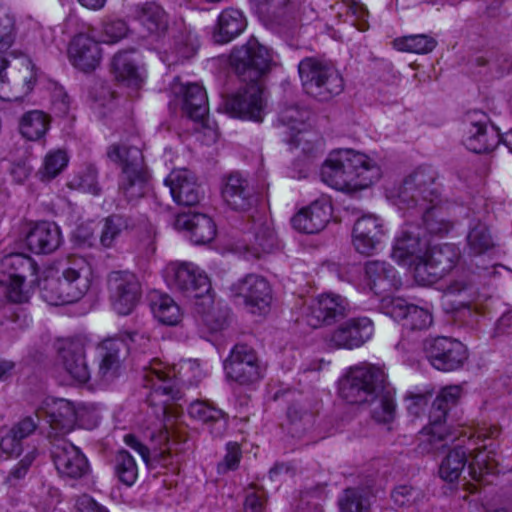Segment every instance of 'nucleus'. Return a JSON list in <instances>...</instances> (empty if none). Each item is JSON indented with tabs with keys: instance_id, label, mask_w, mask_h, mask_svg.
Segmentation results:
<instances>
[{
	"instance_id": "nucleus-1",
	"label": "nucleus",
	"mask_w": 512,
	"mask_h": 512,
	"mask_svg": "<svg viewBox=\"0 0 512 512\" xmlns=\"http://www.w3.org/2000/svg\"><path fill=\"white\" fill-rule=\"evenodd\" d=\"M437 173L431 166H419L408 174L399 186L387 189V199L399 210L419 217L425 226L422 228L410 223L405 224L395 239L392 258L400 265L416 268L423 258L429 241L425 231L430 234L447 233L451 224L444 219L441 191L436 183Z\"/></svg>"
},
{
	"instance_id": "nucleus-2",
	"label": "nucleus",
	"mask_w": 512,
	"mask_h": 512,
	"mask_svg": "<svg viewBox=\"0 0 512 512\" xmlns=\"http://www.w3.org/2000/svg\"><path fill=\"white\" fill-rule=\"evenodd\" d=\"M499 433L500 430L496 425H482L473 430H453L451 438H447V442H437L439 448L435 449H429L428 441H424L425 438L420 435L419 448L422 452L429 453L453 444L440 464V477L445 481L453 482L459 478L468 463L471 478L477 482L488 483L485 477L497 474L499 470L495 460L490 456L491 452L486 451V446L480 445V442L495 438Z\"/></svg>"
},
{
	"instance_id": "nucleus-3",
	"label": "nucleus",
	"mask_w": 512,
	"mask_h": 512,
	"mask_svg": "<svg viewBox=\"0 0 512 512\" xmlns=\"http://www.w3.org/2000/svg\"><path fill=\"white\" fill-rule=\"evenodd\" d=\"M230 61L246 84L225 99V111L232 117L261 122L265 101L260 78L271 62L268 49L252 38L233 50Z\"/></svg>"
},
{
	"instance_id": "nucleus-4",
	"label": "nucleus",
	"mask_w": 512,
	"mask_h": 512,
	"mask_svg": "<svg viewBox=\"0 0 512 512\" xmlns=\"http://www.w3.org/2000/svg\"><path fill=\"white\" fill-rule=\"evenodd\" d=\"M204 377L205 372L201 369L198 360H186L176 371L175 366H169L155 358L143 369V385L150 390L147 402L154 408L158 418L164 417L168 413L171 402L180 398L176 379L198 384Z\"/></svg>"
},
{
	"instance_id": "nucleus-5",
	"label": "nucleus",
	"mask_w": 512,
	"mask_h": 512,
	"mask_svg": "<svg viewBox=\"0 0 512 512\" xmlns=\"http://www.w3.org/2000/svg\"><path fill=\"white\" fill-rule=\"evenodd\" d=\"M395 394L383 367L367 363L354 367V405L375 403L371 416L376 422L390 424L394 421Z\"/></svg>"
},
{
	"instance_id": "nucleus-6",
	"label": "nucleus",
	"mask_w": 512,
	"mask_h": 512,
	"mask_svg": "<svg viewBox=\"0 0 512 512\" xmlns=\"http://www.w3.org/2000/svg\"><path fill=\"white\" fill-rule=\"evenodd\" d=\"M108 159L121 169L119 191L128 201L143 197L149 190V173L142 151L126 143H113L107 148Z\"/></svg>"
},
{
	"instance_id": "nucleus-7",
	"label": "nucleus",
	"mask_w": 512,
	"mask_h": 512,
	"mask_svg": "<svg viewBox=\"0 0 512 512\" xmlns=\"http://www.w3.org/2000/svg\"><path fill=\"white\" fill-rule=\"evenodd\" d=\"M92 279L89 263L83 257H72L62 272V278L45 281L42 298L55 306L76 302L90 289Z\"/></svg>"
},
{
	"instance_id": "nucleus-8",
	"label": "nucleus",
	"mask_w": 512,
	"mask_h": 512,
	"mask_svg": "<svg viewBox=\"0 0 512 512\" xmlns=\"http://www.w3.org/2000/svg\"><path fill=\"white\" fill-rule=\"evenodd\" d=\"M36 282L37 265L31 257L14 253L1 259L0 286L11 302H27Z\"/></svg>"
},
{
	"instance_id": "nucleus-9",
	"label": "nucleus",
	"mask_w": 512,
	"mask_h": 512,
	"mask_svg": "<svg viewBox=\"0 0 512 512\" xmlns=\"http://www.w3.org/2000/svg\"><path fill=\"white\" fill-rule=\"evenodd\" d=\"M299 76L305 92L321 101L330 99L343 90V79L332 63L307 57L298 65Z\"/></svg>"
},
{
	"instance_id": "nucleus-10",
	"label": "nucleus",
	"mask_w": 512,
	"mask_h": 512,
	"mask_svg": "<svg viewBox=\"0 0 512 512\" xmlns=\"http://www.w3.org/2000/svg\"><path fill=\"white\" fill-rule=\"evenodd\" d=\"M167 285L188 298L201 299V305L212 304L210 281L198 266L188 261H171L163 269Z\"/></svg>"
},
{
	"instance_id": "nucleus-11",
	"label": "nucleus",
	"mask_w": 512,
	"mask_h": 512,
	"mask_svg": "<svg viewBox=\"0 0 512 512\" xmlns=\"http://www.w3.org/2000/svg\"><path fill=\"white\" fill-rule=\"evenodd\" d=\"M37 82V71L28 57L10 63L0 58V99L19 101L29 95Z\"/></svg>"
},
{
	"instance_id": "nucleus-12",
	"label": "nucleus",
	"mask_w": 512,
	"mask_h": 512,
	"mask_svg": "<svg viewBox=\"0 0 512 512\" xmlns=\"http://www.w3.org/2000/svg\"><path fill=\"white\" fill-rule=\"evenodd\" d=\"M462 394L461 385H449L443 387L434 399L429 413V424L420 432L425 438L424 441H428L429 449L439 448L437 442H447V438H451L453 431L445 426V421L449 410L458 404Z\"/></svg>"
},
{
	"instance_id": "nucleus-13",
	"label": "nucleus",
	"mask_w": 512,
	"mask_h": 512,
	"mask_svg": "<svg viewBox=\"0 0 512 512\" xmlns=\"http://www.w3.org/2000/svg\"><path fill=\"white\" fill-rule=\"evenodd\" d=\"M460 250L454 244H441L426 249L417 262L414 277L421 285H429L448 274L458 263Z\"/></svg>"
},
{
	"instance_id": "nucleus-14",
	"label": "nucleus",
	"mask_w": 512,
	"mask_h": 512,
	"mask_svg": "<svg viewBox=\"0 0 512 512\" xmlns=\"http://www.w3.org/2000/svg\"><path fill=\"white\" fill-rule=\"evenodd\" d=\"M499 130L490 123L489 116L482 111H470L463 122L462 141L474 153H486L501 142Z\"/></svg>"
},
{
	"instance_id": "nucleus-15",
	"label": "nucleus",
	"mask_w": 512,
	"mask_h": 512,
	"mask_svg": "<svg viewBox=\"0 0 512 512\" xmlns=\"http://www.w3.org/2000/svg\"><path fill=\"white\" fill-rule=\"evenodd\" d=\"M423 351L431 366L442 372L456 371L468 359L467 349L460 341L444 336L426 339Z\"/></svg>"
},
{
	"instance_id": "nucleus-16",
	"label": "nucleus",
	"mask_w": 512,
	"mask_h": 512,
	"mask_svg": "<svg viewBox=\"0 0 512 512\" xmlns=\"http://www.w3.org/2000/svg\"><path fill=\"white\" fill-rule=\"evenodd\" d=\"M60 375L68 384H85L91 379L85 343L81 339L62 342L57 359Z\"/></svg>"
},
{
	"instance_id": "nucleus-17",
	"label": "nucleus",
	"mask_w": 512,
	"mask_h": 512,
	"mask_svg": "<svg viewBox=\"0 0 512 512\" xmlns=\"http://www.w3.org/2000/svg\"><path fill=\"white\" fill-rule=\"evenodd\" d=\"M231 296L241 301L251 313H265L272 302V289L269 282L257 274H248L233 283Z\"/></svg>"
},
{
	"instance_id": "nucleus-18",
	"label": "nucleus",
	"mask_w": 512,
	"mask_h": 512,
	"mask_svg": "<svg viewBox=\"0 0 512 512\" xmlns=\"http://www.w3.org/2000/svg\"><path fill=\"white\" fill-rule=\"evenodd\" d=\"M107 286L113 309L119 315L130 314L141 296V285L136 275L129 271H112L108 275Z\"/></svg>"
},
{
	"instance_id": "nucleus-19",
	"label": "nucleus",
	"mask_w": 512,
	"mask_h": 512,
	"mask_svg": "<svg viewBox=\"0 0 512 512\" xmlns=\"http://www.w3.org/2000/svg\"><path fill=\"white\" fill-rule=\"evenodd\" d=\"M95 29L90 27L87 32L74 35L67 47V56L71 65L83 72L91 73L101 64L103 49L94 36Z\"/></svg>"
},
{
	"instance_id": "nucleus-20",
	"label": "nucleus",
	"mask_w": 512,
	"mask_h": 512,
	"mask_svg": "<svg viewBox=\"0 0 512 512\" xmlns=\"http://www.w3.org/2000/svg\"><path fill=\"white\" fill-rule=\"evenodd\" d=\"M226 376L241 384L250 385L263 377L256 352L244 344L236 345L224 363Z\"/></svg>"
},
{
	"instance_id": "nucleus-21",
	"label": "nucleus",
	"mask_w": 512,
	"mask_h": 512,
	"mask_svg": "<svg viewBox=\"0 0 512 512\" xmlns=\"http://www.w3.org/2000/svg\"><path fill=\"white\" fill-rule=\"evenodd\" d=\"M349 311L347 299L340 295L322 294L306 314V323L312 328L337 324L348 318Z\"/></svg>"
},
{
	"instance_id": "nucleus-22",
	"label": "nucleus",
	"mask_w": 512,
	"mask_h": 512,
	"mask_svg": "<svg viewBox=\"0 0 512 512\" xmlns=\"http://www.w3.org/2000/svg\"><path fill=\"white\" fill-rule=\"evenodd\" d=\"M352 150L336 149L330 152L321 168L322 180L332 188L350 193Z\"/></svg>"
},
{
	"instance_id": "nucleus-23",
	"label": "nucleus",
	"mask_w": 512,
	"mask_h": 512,
	"mask_svg": "<svg viewBox=\"0 0 512 512\" xmlns=\"http://www.w3.org/2000/svg\"><path fill=\"white\" fill-rule=\"evenodd\" d=\"M310 112L298 106L284 108L279 114V123L286 128L287 142L295 148L300 147L304 153L313 150L312 133L307 130L306 121Z\"/></svg>"
},
{
	"instance_id": "nucleus-24",
	"label": "nucleus",
	"mask_w": 512,
	"mask_h": 512,
	"mask_svg": "<svg viewBox=\"0 0 512 512\" xmlns=\"http://www.w3.org/2000/svg\"><path fill=\"white\" fill-rule=\"evenodd\" d=\"M52 459L58 474L63 478L79 479L89 472V463L81 450L72 443L54 444Z\"/></svg>"
},
{
	"instance_id": "nucleus-25",
	"label": "nucleus",
	"mask_w": 512,
	"mask_h": 512,
	"mask_svg": "<svg viewBox=\"0 0 512 512\" xmlns=\"http://www.w3.org/2000/svg\"><path fill=\"white\" fill-rule=\"evenodd\" d=\"M125 350L126 344L119 339L110 338L99 344V365L95 374L96 381L107 384L119 376Z\"/></svg>"
},
{
	"instance_id": "nucleus-26",
	"label": "nucleus",
	"mask_w": 512,
	"mask_h": 512,
	"mask_svg": "<svg viewBox=\"0 0 512 512\" xmlns=\"http://www.w3.org/2000/svg\"><path fill=\"white\" fill-rule=\"evenodd\" d=\"M364 281L375 295L384 296L401 285L396 269L385 261H368L364 267Z\"/></svg>"
},
{
	"instance_id": "nucleus-27",
	"label": "nucleus",
	"mask_w": 512,
	"mask_h": 512,
	"mask_svg": "<svg viewBox=\"0 0 512 512\" xmlns=\"http://www.w3.org/2000/svg\"><path fill=\"white\" fill-rule=\"evenodd\" d=\"M25 242L35 254H49L59 248L62 242L60 228L53 222L39 221L29 223Z\"/></svg>"
},
{
	"instance_id": "nucleus-28",
	"label": "nucleus",
	"mask_w": 512,
	"mask_h": 512,
	"mask_svg": "<svg viewBox=\"0 0 512 512\" xmlns=\"http://www.w3.org/2000/svg\"><path fill=\"white\" fill-rule=\"evenodd\" d=\"M135 18L147 36L162 43L169 30V18L165 10L155 2H146L135 7Z\"/></svg>"
},
{
	"instance_id": "nucleus-29",
	"label": "nucleus",
	"mask_w": 512,
	"mask_h": 512,
	"mask_svg": "<svg viewBox=\"0 0 512 512\" xmlns=\"http://www.w3.org/2000/svg\"><path fill=\"white\" fill-rule=\"evenodd\" d=\"M391 316L402 322L405 329L421 331L428 329L433 317L429 309L408 303L403 298H394L389 305Z\"/></svg>"
},
{
	"instance_id": "nucleus-30",
	"label": "nucleus",
	"mask_w": 512,
	"mask_h": 512,
	"mask_svg": "<svg viewBox=\"0 0 512 512\" xmlns=\"http://www.w3.org/2000/svg\"><path fill=\"white\" fill-rule=\"evenodd\" d=\"M331 206L325 201H314L296 213L291 223L301 233L314 234L322 231L331 217Z\"/></svg>"
},
{
	"instance_id": "nucleus-31",
	"label": "nucleus",
	"mask_w": 512,
	"mask_h": 512,
	"mask_svg": "<svg viewBox=\"0 0 512 512\" xmlns=\"http://www.w3.org/2000/svg\"><path fill=\"white\" fill-rule=\"evenodd\" d=\"M173 200L183 206H193L200 201V191L194 175L186 169L173 170L165 179Z\"/></svg>"
},
{
	"instance_id": "nucleus-32",
	"label": "nucleus",
	"mask_w": 512,
	"mask_h": 512,
	"mask_svg": "<svg viewBox=\"0 0 512 512\" xmlns=\"http://www.w3.org/2000/svg\"><path fill=\"white\" fill-rule=\"evenodd\" d=\"M183 110L190 119L202 125V129L204 132L207 131L211 141L215 142L217 140V130L204 123L208 114V99L202 86L196 83L186 86Z\"/></svg>"
},
{
	"instance_id": "nucleus-33",
	"label": "nucleus",
	"mask_w": 512,
	"mask_h": 512,
	"mask_svg": "<svg viewBox=\"0 0 512 512\" xmlns=\"http://www.w3.org/2000/svg\"><path fill=\"white\" fill-rule=\"evenodd\" d=\"M47 418L54 430H69L76 420L73 404L66 399L45 398L37 408V418Z\"/></svg>"
},
{
	"instance_id": "nucleus-34",
	"label": "nucleus",
	"mask_w": 512,
	"mask_h": 512,
	"mask_svg": "<svg viewBox=\"0 0 512 512\" xmlns=\"http://www.w3.org/2000/svg\"><path fill=\"white\" fill-rule=\"evenodd\" d=\"M247 21L239 9L228 7L221 11L213 30V40L225 44L239 36L246 28Z\"/></svg>"
},
{
	"instance_id": "nucleus-35",
	"label": "nucleus",
	"mask_w": 512,
	"mask_h": 512,
	"mask_svg": "<svg viewBox=\"0 0 512 512\" xmlns=\"http://www.w3.org/2000/svg\"><path fill=\"white\" fill-rule=\"evenodd\" d=\"M134 50L118 51L112 58L111 71L120 82L128 86H139L145 78V71L133 56Z\"/></svg>"
},
{
	"instance_id": "nucleus-36",
	"label": "nucleus",
	"mask_w": 512,
	"mask_h": 512,
	"mask_svg": "<svg viewBox=\"0 0 512 512\" xmlns=\"http://www.w3.org/2000/svg\"><path fill=\"white\" fill-rule=\"evenodd\" d=\"M175 226L190 232L191 240L195 244H206L216 235V226L213 220L205 214H182L176 218Z\"/></svg>"
},
{
	"instance_id": "nucleus-37",
	"label": "nucleus",
	"mask_w": 512,
	"mask_h": 512,
	"mask_svg": "<svg viewBox=\"0 0 512 512\" xmlns=\"http://www.w3.org/2000/svg\"><path fill=\"white\" fill-rule=\"evenodd\" d=\"M382 226L374 215H365L354 223V248L361 254H370L379 242Z\"/></svg>"
},
{
	"instance_id": "nucleus-38",
	"label": "nucleus",
	"mask_w": 512,
	"mask_h": 512,
	"mask_svg": "<svg viewBox=\"0 0 512 512\" xmlns=\"http://www.w3.org/2000/svg\"><path fill=\"white\" fill-rule=\"evenodd\" d=\"M225 203L235 211H245L252 203V193L247 181L239 174H231L222 188Z\"/></svg>"
},
{
	"instance_id": "nucleus-39",
	"label": "nucleus",
	"mask_w": 512,
	"mask_h": 512,
	"mask_svg": "<svg viewBox=\"0 0 512 512\" xmlns=\"http://www.w3.org/2000/svg\"><path fill=\"white\" fill-rule=\"evenodd\" d=\"M495 247L494 239L488 226L477 221L473 223L466 236L465 252L471 256H482L490 253Z\"/></svg>"
},
{
	"instance_id": "nucleus-40",
	"label": "nucleus",
	"mask_w": 512,
	"mask_h": 512,
	"mask_svg": "<svg viewBox=\"0 0 512 512\" xmlns=\"http://www.w3.org/2000/svg\"><path fill=\"white\" fill-rule=\"evenodd\" d=\"M188 412L195 420L208 426H215V430L211 431L215 435H221L226 427V414L207 401L197 400L192 402Z\"/></svg>"
},
{
	"instance_id": "nucleus-41",
	"label": "nucleus",
	"mask_w": 512,
	"mask_h": 512,
	"mask_svg": "<svg viewBox=\"0 0 512 512\" xmlns=\"http://www.w3.org/2000/svg\"><path fill=\"white\" fill-rule=\"evenodd\" d=\"M381 177L377 163L362 153L354 152V192L369 188Z\"/></svg>"
},
{
	"instance_id": "nucleus-42",
	"label": "nucleus",
	"mask_w": 512,
	"mask_h": 512,
	"mask_svg": "<svg viewBox=\"0 0 512 512\" xmlns=\"http://www.w3.org/2000/svg\"><path fill=\"white\" fill-rule=\"evenodd\" d=\"M154 317L167 326L178 325L183 317L180 306L166 294L155 295L151 301Z\"/></svg>"
},
{
	"instance_id": "nucleus-43",
	"label": "nucleus",
	"mask_w": 512,
	"mask_h": 512,
	"mask_svg": "<svg viewBox=\"0 0 512 512\" xmlns=\"http://www.w3.org/2000/svg\"><path fill=\"white\" fill-rule=\"evenodd\" d=\"M49 128V117L44 112L33 110L25 113L20 120V132L30 141L41 139Z\"/></svg>"
},
{
	"instance_id": "nucleus-44",
	"label": "nucleus",
	"mask_w": 512,
	"mask_h": 512,
	"mask_svg": "<svg viewBox=\"0 0 512 512\" xmlns=\"http://www.w3.org/2000/svg\"><path fill=\"white\" fill-rule=\"evenodd\" d=\"M69 157L61 149L49 151L37 171V176L43 182H49L56 178L68 165Z\"/></svg>"
},
{
	"instance_id": "nucleus-45",
	"label": "nucleus",
	"mask_w": 512,
	"mask_h": 512,
	"mask_svg": "<svg viewBox=\"0 0 512 512\" xmlns=\"http://www.w3.org/2000/svg\"><path fill=\"white\" fill-rule=\"evenodd\" d=\"M437 42L433 37L425 34H416L399 37L393 40V47L401 52L425 54L431 52Z\"/></svg>"
},
{
	"instance_id": "nucleus-46",
	"label": "nucleus",
	"mask_w": 512,
	"mask_h": 512,
	"mask_svg": "<svg viewBox=\"0 0 512 512\" xmlns=\"http://www.w3.org/2000/svg\"><path fill=\"white\" fill-rule=\"evenodd\" d=\"M114 473L126 486H132L138 477V467L133 456L126 450H119L114 457Z\"/></svg>"
},
{
	"instance_id": "nucleus-47",
	"label": "nucleus",
	"mask_w": 512,
	"mask_h": 512,
	"mask_svg": "<svg viewBox=\"0 0 512 512\" xmlns=\"http://www.w3.org/2000/svg\"><path fill=\"white\" fill-rule=\"evenodd\" d=\"M129 34L127 23L121 19L105 18L100 23V44L115 45Z\"/></svg>"
},
{
	"instance_id": "nucleus-48",
	"label": "nucleus",
	"mask_w": 512,
	"mask_h": 512,
	"mask_svg": "<svg viewBox=\"0 0 512 512\" xmlns=\"http://www.w3.org/2000/svg\"><path fill=\"white\" fill-rule=\"evenodd\" d=\"M127 226L126 219L121 216L112 215L106 218L100 235L101 244L106 248L112 247Z\"/></svg>"
},
{
	"instance_id": "nucleus-49",
	"label": "nucleus",
	"mask_w": 512,
	"mask_h": 512,
	"mask_svg": "<svg viewBox=\"0 0 512 512\" xmlns=\"http://www.w3.org/2000/svg\"><path fill=\"white\" fill-rule=\"evenodd\" d=\"M316 416V411L300 404L291 405L287 411L290 423L303 431L310 430L315 425Z\"/></svg>"
},
{
	"instance_id": "nucleus-50",
	"label": "nucleus",
	"mask_w": 512,
	"mask_h": 512,
	"mask_svg": "<svg viewBox=\"0 0 512 512\" xmlns=\"http://www.w3.org/2000/svg\"><path fill=\"white\" fill-rule=\"evenodd\" d=\"M352 341V319L346 318L337 326L328 338V343L334 348H350Z\"/></svg>"
},
{
	"instance_id": "nucleus-51",
	"label": "nucleus",
	"mask_w": 512,
	"mask_h": 512,
	"mask_svg": "<svg viewBox=\"0 0 512 512\" xmlns=\"http://www.w3.org/2000/svg\"><path fill=\"white\" fill-rule=\"evenodd\" d=\"M420 490L408 485L397 486L392 494V500L397 507H410L420 498Z\"/></svg>"
},
{
	"instance_id": "nucleus-52",
	"label": "nucleus",
	"mask_w": 512,
	"mask_h": 512,
	"mask_svg": "<svg viewBox=\"0 0 512 512\" xmlns=\"http://www.w3.org/2000/svg\"><path fill=\"white\" fill-rule=\"evenodd\" d=\"M97 177V170L94 167L89 166L74 179V182L83 191L93 195H98L100 188L98 186Z\"/></svg>"
},
{
	"instance_id": "nucleus-53",
	"label": "nucleus",
	"mask_w": 512,
	"mask_h": 512,
	"mask_svg": "<svg viewBox=\"0 0 512 512\" xmlns=\"http://www.w3.org/2000/svg\"><path fill=\"white\" fill-rule=\"evenodd\" d=\"M374 332L372 321L367 317L354 318V347H359L368 341Z\"/></svg>"
},
{
	"instance_id": "nucleus-54",
	"label": "nucleus",
	"mask_w": 512,
	"mask_h": 512,
	"mask_svg": "<svg viewBox=\"0 0 512 512\" xmlns=\"http://www.w3.org/2000/svg\"><path fill=\"white\" fill-rule=\"evenodd\" d=\"M432 393L430 391L425 392H413L409 391L405 395V401L407 402V409L414 415H419L425 407L428 405Z\"/></svg>"
},
{
	"instance_id": "nucleus-55",
	"label": "nucleus",
	"mask_w": 512,
	"mask_h": 512,
	"mask_svg": "<svg viewBox=\"0 0 512 512\" xmlns=\"http://www.w3.org/2000/svg\"><path fill=\"white\" fill-rule=\"evenodd\" d=\"M39 419L40 418H37L36 412L35 416H26L20 419L10 430L15 433L20 440H24L35 432L38 427Z\"/></svg>"
},
{
	"instance_id": "nucleus-56",
	"label": "nucleus",
	"mask_w": 512,
	"mask_h": 512,
	"mask_svg": "<svg viewBox=\"0 0 512 512\" xmlns=\"http://www.w3.org/2000/svg\"><path fill=\"white\" fill-rule=\"evenodd\" d=\"M241 459V450L237 443L227 444V453L223 462L218 465V472L225 473L228 470H234L238 467Z\"/></svg>"
},
{
	"instance_id": "nucleus-57",
	"label": "nucleus",
	"mask_w": 512,
	"mask_h": 512,
	"mask_svg": "<svg viewBox=\"0 0 512 512\" xmlns=\"http://www.w3.org/2000/svg\"><path fill=\"white\" fill-rule=\"evenodd\" d=\"M16 32L14 24L9 19L0 18V53L6 52L15 42Z\"/></svg>"
},
{
	"instance_id": "nucleus-58",
	"label": "nucleus",
	"mask_w": 512,
	"mask_h": 512,
	"mask_svg": "<svg viewBox=\"0 0 512 512\" xmlns=\"http://www.w3.org/2000/svg\"><path fill=\"white\" fill-rule=\"evenodd\" d=\"M0 450L7 456L19 455L22 451V440L9 429L1 436Z\"/></svg>"
},
{
	"instance_id": "nucleus-59",
	"label": "nucleus",
	"mask_w": 512,
	"mask_h": 512,
	"mask_svg": "<svg viewBox=\"0 0 512 512\" xmlns=\"http://www.w3.org/2000/svg\"><path fill=\"white\" fill-rule=\"evenodd\" d=\"M264 502V492L250 488L246 491L244 512H263Z\"/></svg>"
},
{
	"instance_id": "nucleus-60",
	"label": "nucleus",
	"mask_w": 512,
	"mask_h": 512,
	"mask_svg": "<svg viewBox=\"0 0 512 512\" xmlns=\"http://www.w3.org/2000/svg\"><path fill=\"white\" fill-rule=\"evenodd\" d=\"M76 512H109L89 495H81L76 501Z\"/></svg>"
},
{
	"instance_id": "nucleus-61",
	"label": "nucleus",
	"mask_w": 512,
	"mask_h": 512,
	"mask_svg": "<svg viewBox=\"0 0 512 512\" xmlns=\"http://www.w3.org/2000/svg\"><path fill=\"white\" fill-rule=\"evenodd\" d=\"M354 27L360 31H366L369 28V12L364 4L354 1Z\"/></svg>"
},
{
	"instance_id": "nucleus-62",
	"label": "nucleus",
	"mask_w": 512,
	"mask_h": 512,
	"mask_svg": "<svg viewBox=\"0 0 512 512\" xmlns=\"http://www.w3.org/2000/svg\"><path fill=\"white\" fill-rule=\"evenodd\" d=\"M37 457V451L34 449L31 452H28L18 463V465L11 471V475L14 478H22L35 461Z\"/></svg>"
},
{
	"instance_id": "nucleus-63",
	"label": "nucleus",
	"mask_w": 512,
	"mask_h": 512,
	"mask_svg": "<svg viewBox=\"0 0 512 512\" xmlns=\"http://www.w3.org/2000/svg\"><path fill=\"white\" fill-rule=\"evenodd\" d=\"M124 443L136 451L142 457L144 462H148L149 449L144 444H142L135 435L126 434L124 436Z\"/></svg>"
},
{
	"instance_id": "nucleus-64",
	"label": "nucleus",
	"mask_w": 512,
	"mask_h": 512,
	"mask_svg": "<svg viewBox=\"0 0 512 512\" xmlns=\"http://www.w3.org/2000/svg\"><path fill=\"white\" fill-rule=\"evenodd\" d=\"M127 338L134 345V348L145 351L151 342L150 336L146 332L134 331L127 332Z\"/></svg>"
}]
</instances>
